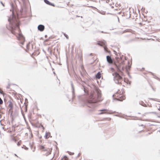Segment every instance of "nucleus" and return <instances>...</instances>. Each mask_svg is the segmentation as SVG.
<instances>
[{
    "instance_id": "de8ad7c7",
    "label": "nucleus",
    "mask_w": 160,
    "mask_h": 160,
    "mask_svg": "<svg viewBox=\"0 0 160 160\" xmlns=\"http://www.w3.org/2000/svg\"><path fill=\"white\" fill-rule=\"evenodd\" d=\"M56 142V144H57V142Z\"/></svg>"
},
{
    "instance_id": "a878e982",
    "label": "nucleus",
    "mask_w": 160,
    "mask_h": 160,
    "mask_svg": "<svg viewBox=\"0 0 160 160\" xmlns=\"http://www.w3.org/2000/svg\"><path fill=\"white\" fill-rule=\"evenodd\" d=\"M64 35L65 37L67 38V39H68V37L67 34H66L65 33H64Z\"/></svg>"
},
{
    "instance_id": "6ab92c4d",
    "label": "nucleus",
    "mask_w": 160,
    "mask_h": 160,
    "mask_svg": "<svg viewBox=\"0 0 160 160\" xmlns=\"http://www.w3.org/2000/svg\"><path fill=\"white\" fill-rule=\"evenodd\" d=\"M126 70L128 72V76L129 77L130 76V74H129V71L130 70V66L129 65L128 66V67H126Z\"/></svg>"
},
{
    "instance_id": "423d86ee",
    "label": "nucleus",
    "mask_w": 160,
    "mask_h": 160,
    "mask_svg": "<svg viewBox=\"0 0 160 160\" xmlns=\"http://www.w3.org/2000/svg\"><path fill=\"white\" fill-rule=\"evenodd\" d=\"M10 140L11 141H13L16 142L18 140V139L17 137L14 136V134L11 135L10 136Z\"/></svg>"
},
{
    "instance_id": "1a4fd4ad",
    "label": "nucleus",
    "mask_w": 160,
    "mask_h": 160,
    "mask_svg": "<svg viewBox=\"0 0 160 160\" xmlns=\"http://www.w3.org/2000/svg\"><path fill=\"white\" fill-rule=\"evenodd\" d=\"M116 116H118L120 118H124L126 119L127 120H128L127 118L129 117L130 116H127L125 115V114H122V115H115Z\"/></svg>"
},
{
    "instance_id": "2eb2a0df",
    "label": "nucleus",
    "mask_w": 160,
    "mask_h": 160,
    "mask_svg": "<svg viewBox=\"0 0 160 160\" xmlns=\"http://www.w3.org/2000/svg\"><path fill=\"white\" fill-rule=\"evenodd\" d=\"M40 149L41 150H42L43 151H48V148H46L45 147H44L42 145H41L40 146Z\"/></svg>"
},
{
    "instance_id": "e433bc0d",
    "label": "nucleus",
    "mask_w": 160,
    "mask_h": 160,
    "mask_svg": "<svg viewBox=\"0 0 160 160\" xmlns=\"http://www.w3.org/2000/svg\"><path fill=\"white\" fill-rule=\"evenodd\" d=\"M41 127L43 129H44V127L42 125L41 126Z\"/></svg>"
},
{
    "instance_id": "864d4df0",
    "label": "nucleus",
    "mask_w": 160,
    "mask_h": 160,
    "mask_svg": "<svg viewBox=\"0 0 160 160\" xmlns=\"http://www.w3.org/2000/svg\"><path fill=\"white\" fill-rule=\"evenodd\" d=\"M159 110H160V109H159Z\"/></svg>"
},
{
    "instance_id": "c03bdc74",
    "label": "nucleus",
    "mask_w": 160,
    "mask_h": 160,
    "mask_svg": "<svg viewBox=\"0 0 160 160\" xmlns=\"http://www.w3.org/2000/svg\"><path fill=\"white\" fill-rule=\"evenodd\" d=\"M118 22H119V19L118 18Z\"/></svg>"
},
{
    "instance_id": "09e8293b",
    "label": "nucleus",
    "mask_w": 160,
    "mask_h": 160,
    "mask_svg": "<svg viewBox=\"0 0 160 160\" xmlns=\"http://www.w3.org/2000/svg\"><path fill=\"white\" fill-rule=\"evenodd\" d=\"M2 128L3 129H4V128H3V127H2Z\"/></svg>"
},
{
    "instance_id": "b1692460",
    "label": "nucleus",
    "mask_w": 160,
    "mask_h": 160,
    "mask_svg": "<svg viewBox=\"0 0 160 160\" xmlns=\"http://www.w3.org/2000/svg\"><path fill=\"white\" fill-rule=\"evenodd\" d=\"M22 142V141L21 140H19L17 143V145L19 146L21 145V144Z\"/></svg>"
},
{
    "instance_id": "f257e3e1",
    "label": "nucleus",
    "mask_w": 160,
    "mask_h": 160,
    "mask_svg": "<svg viewBox=\"0 0 160 160\" xmlns=\"http://www.w3.org/2000/svg\"><path fill=\"white\" fill-rule=\"evenodd\" d=\"M102 99L101 91L98 88H96L89 96L86 105L89 107L94 108L97 106V103L102 101Z\"/></svg>"
},
{
    "instance_id": "7ed1b4c3",
    "label": "nucleus",
    "mask_w": 160,
    "mask_h": 160,
    "mask_svg": "<svg viewBox=\"0 0 160 160\" xmlns=\"http://www.w3.org/2000/svg\"><path fill=\"white\" fill-rule=\"evenodd\" d=\"M113 76L114 80L116 83L120 84L122 81V78L117 72H115L112 74Z\"/></svg>"
},
{
    "instance_id": "c756f323",
    "label": "nucleus",
    "mask_w": 160,
    "mask_h": 160,
    "mask_svg": "<svg viewBox=\"0 0 160 160\" xmlns=\"http://www.w3.org/2000/svg\"><path fill=\"white\" fill-rule=\"evenodd\" d=\"M29 144H30V148H31V149H32V147H33L32 145L31 144V143H30H30H29Z\"/></svg>"
},
{
    "instance_id": "49530a36",
    "label": "nucleus",
    "mask_w": 160,
    "mask_h": 160,
    "mask_svg": "<svg viewBox=\"0 0 160 160\" xmlns=\"http://www.w3.org/2000/svg\"><path fill=\"white\" fill-rule=\"evenodd\" d=\"M129 10H130V8H129Z\"/></svg>"
},
{
    "instance_id": "ea45409f",
    "label": "nucleus",
    "mask_w": 160,
    "mask_h": 160,
    "mask_svg": "<svg viewBox=\"0 0 160 160\" xmlns=\"http://www.w3.org/2000/svg\"><path fill=\"white\" fill-rule=\"evenodd\" d=\"M64 159L63 158H62L61 160H63Z\"/></svg>"
},
{
    "instance_id": "58836bf2",
    "label": "nucleus",
    "mask_w": 160,
    "mask_h": 160,
    "mask_svg": "<svg viewBox=\"0 0 160 160\" xmlns=\"http://www.w3.org/2000/svg\"><path fill=\"white\" fill-rule=\"evenodd\" d=\"M129 18H130V11H129Z\"/></svg>"
},
{
    "instance_id": "5701e85b",
    "label": "nucleus",
    "mask_w": 160,
    "mask_h": 160,
    "mask_svg": "<svg viewBox=\"0 0 160 160\" xmlns=\"http://www.w3.org/2000/svg\"><path fill=\"white\" fill-rule=\"evenodd\" d=\"M64 159L63 160H68V158L66 156H64L62 158Z\"/></svg>"
},
{
    "instance_id": "dca6fc26",
    "label": "nucleus",
    "mask_w": 160,
    "mask_h": 160,
    "mask_svg": "<svg viewBox=\"0 0 160 160\" xmlns=\"http://www.w3.org/2000/svg\"><path fill=\"white\" fill-rule=\"evenodd\" d=\"M40 149L41 150H42L43 151H48V148H46L45 147H44L42 145H41L40 146Z\"/></svg>"
},
{
    "instance_id": "9b49d317",
    "label": "nucleus",
    "mask_w": 160,
    "mask_h": 160,
    "mask_svg": "<svg viewBox=\"0 0 160 160\" xmlns=\"http://www.w3.org/2000/svg\"><path fill=\"white\" fill-rule=\"evenodd\" d=\"M71 85L72 92V95H73L72 98L73 99L74 97V94H75V93H74V86H73L72 82V81L71 82Z\"/></svg>"
},
{
    "instance_id": "8fccbe9b",
    "label": "nucleus",
    "mask_w": 160,
    "mask_h": 160,
    "mask_svg": "<svg viewBox=\"0 0 160 160\" xmlns=\"http://www.w3.org/2000/svg\"><path fill=\"white\" fill-rule=\"evenodd\" d=\"M126 30H125L124 32H126Z\"/></svg>"
},
{
    "instance_id": "603ef678",
    "label": "nucleus",
    "mask_w": 160,
    "mask_h": 160,
    "mask_svg": "<svg viewBox=\"0 0 160 160\" xmlns=\"http://www.w3.org/2000/svg\"><path fill=\"white\" fill-rule=\"evenodd\" d=\"M81 18H82V16H81Z\"/></svg>"
},
{
    "instance_id": "cd10ccee",
    "label": "nucleus",
    "mask_w": 160,
    "mask_h": 160,
    "mask_svg": "<svg viewBox=\"0 0 160 160\" xmlns=\"http://www.w3.org/2000/svg\"><path fill=\"white\" fill-rule=\"evenodd\" d=\"M49 5H50L52 6H54V4L53 3H52L51 2H50V3Z\"/></svg>"
},
{
    "instance_id": "20e7f679",
    "label": "nucleus",
    "mask_w": 160,
    "mask_h": 160,
    "mask_svg": "<svg viewBox=\"0 0 160 160\" xmlns=\"http://www.w3.org/2000/svg\"><path fill=\"white\" fill-rule=\"evenodd\" d=\"M113 97H115L114 99L118 101H122L123 100H124L125 98V96L122 94L118 95V93L117 92L115 94L112 95Z\"/></svg>"
},
{
    "instance_id": "72a5a7b5",
    "label": "nucleus",
    "mask_w": 160,
    "mask_h": 160,
    "mask_svg": "<svg viewBox=\"0 0 160 160\" xmlns=\"http://www.w3.org/2000/svg\"><path fill=\"white\" fill-rule=\"evenodd\" d=\"M0 3L3 6H4V5L2 3V2H0Z\"/></svg>"
},
{
    "instance_id": "4468645a",
    "label": "nucleus",
    "mask_w": 160,
    "mask_h": 160,
    "mask_svg": "<svg viewBox=\"0 0 160 160\" xmlns=\"http://www.w3.org/2000/svg\"><path fill=\"white\" fill-rule=\"evenodd\" d=\"M9 104L8 105V107L10 108V109L9 110V111L11 112V110L13 108V104L10 101H9Z\"/></svg>"
},
{
    "instance_id": "3c124183",
    "label": "nucleus",
    "mask_w": 160,
    "mask_h": 160,
    "mask_svg": "<svg viewBox=\"0 0 160 160\" xmlns=\"http://www.w3.org/2000/svg\"><path fill=\"white\" fill-rule=\"evenodd\" d=\"M53 73H54V74H55V72H53Z\"/></svg>"
},
{
    "instance_id": "f8f14e48",
    "label": "nucleus",
    "mask_w": 160,
    "mask_h": 160,
    "mask_svg": "<svg viewBox=\"0 0 160 160\" xmlns=\"http://www.w3.org/2000/svg\"><path fill=\"white\" fill-rule=\"evenodd\" d=\"M52 150V148H48V151H46L47 152L45 153V155L46 156H48L51 154V152Z\"/></svg>"
},
{
    "instance_id": "a19ab883",
    "label": "nucleus",
    "mask_w": 160,
    "mask_h": 160,
    "mask_svg": "<svg viewBox=\"0 0 160 160\" xmlns=\"http://www.w3.org/2000/svg\"><path fill=\"white\" fill-rule=\"evenodd\" d=\"M158 131V133H160V131Z\"/></svg>"
},
{
    "instance_id": "7c9ffc66",
    "label": "nucleus",
    "mask_w": 160,
    "mask_h": 160,
    "mask_svg": "<svg viewBox=\"0 0 160 160\" xmlns=\"http://www.w3.org/2000/svg\"><path fill=\"white\" fill-rule=\"evenodd\" d=\"M115 58L117 61H118V59H119V58L118 57H116Z\"/></svg>"
},
{
    "instance_id": "f03ea898",
    "label": "nucleus",
    "mask_w": 160,
    "mask_h": 160,
    "mask_svg": "<svg viewBox=\"0 0 160 160\" xmlns=\"http://www.w3.org/2000/svg\"><path fill=\"white\" fill-rule=\"evenodd\" d=\"M11 6L12 9H10L11 11H12V14L11 18H8V21L9 23V27H7V28L10 29L11 32L14 34V30L17 28H19L20 24L19 21L17 19L15 14H14V6L12 4H11Z\"/></svg>"
},
{
    "instance_id": "bb28decb",
    "label": "nucleus",
    "mask_w": 160,
    "mask_h": 160,
    "mask_svg": "<svg viewBox=\"0 0 160 160\" xmlns=\"http://www.w3.org/2000/svg\"><path fill=\"white\" fill-rule=\"evenodd\" d=\"M29 131L30 132V134L31 135V137H32L33 135H32V132H31L32 131L29 130Z\"/></svg>"
},
{
    "instance_id": "a211bd4d",
    "label": "nucleus",
    "mask_w": 160,
    "mask_h": 160,
    "mask_svg": "<svg viewBox=\"0 0 160 160\" xmlns=\"http://www.w3.org/2000/svg\"><path fill=\"white\" fill-rule=\"evenodd\" d=\"M102 44L100 42H99L98 43V44L100 46H102L103 45H105L106 42L105 41H104L101 42Z\"/></svg>"
},
{
    "instance_id": "c85d7f7f",
    "label": "nucleus",
    "mask_w": 160,
    "mask_h": 160,
    "mask_svg": "<svg viewBox=\"0 0 160 160\" xmlns=\"http://www.w3.org/2000/svg\"><path fill=\"white\" fill-rule=\"evenodd\" d=\"M121 68H122H122H122V67H120L119 68H118V70H119L120 71V72H121Z\"/></svg>"
},
{
    "instance_id": "9d476101",
    "label": "nucleus",
    "mask_w": 160,
    "mask_h": 160,
    "mask_svg": "<svg viewBox=\"0 0 160 160\" xmlns=\"http://www.w3.org/2000/svg\"><path fill=\"white\" fill-rule=\"evenodd\" d=\"M44 137L46 139H48L49 137H52V136H51L50 133V132L46 131Z\"/></svg>"
},
{
    "instance_id": "ddd939ff",
    "label": "nucleus",
    "mask_w": 160,
    "mask_h": 160,
    "mask_svg": "<svg viewBox=\"0 0 160 160\" xmlns=\"http://www.w3.org/2000/svg\"><path fill=\"white\" fill-rule=\"evenodd\" d=\"M108 111V110L106 109L100 110H99V111H101V112L99 113V114L100 115V114H103L104 113H108V112H107V111Z\"/></svg>"
},
{
    "instance_id": "a18cd8bd",
    "label": "nucleus",
    "mask_w": 160,
    "mask_h": 160,
    "mask_svg": "<svg viewBox=\"0 0 160 160\" xmlns=\"http://www.w3.org/2000/svg\"><path fill=\"white\" fill-rule=\"evenodd\" d=\"M91 7L92 8H94L93 6H91Z\"/></svg>"
},
{
    "instance_id": "4be33fe9",
    "label": "nucleus",
    "mask_w": 160,
    "mask_h": 160,
    "mask_svg": "<svg viewBox=\"0 0 160 160\" xmlns=\"http://www.w3.org/2000/svg\"><path fill=\"white\" fill-rule=\"evenodd\" d=\"M44 2L47 4L49 5L50 2L48 0H44Z\"/></svg>"
},
{
    "instance_id": "79ce46f5",
    "label": "nucleus",
    "mask_w": 160,
    "mask_h": 160,
    "mask_svg": "<svg viewBox=\"0 0 160 160\" xmlns=\"http://www.w3.org/2000/svg\"><path fill=\"white\" fill-rule=\"evenodd\" d=\"M104 48L105 50H106V48L105 47H104Z\"/></svg>"
},
{
    "instance_id": "f3484780",
    "label": "nucleus",
    "mask_w": 160,
    "mask_h": 160,
    "mask_svg": "<svg viewBox=\"0 0 160 160\" xmlns=\"http://www.w3.org/2000/svg\"><path fill=\"white\" fill-rule=\"evenodd\" d=\"M101 77V73L100 72H98L96 75V78L97 79H99Z\"/></svg>"
},
{
    "instance_id": "c9c22d12",
    "label": "nucleus",
    "mask_w": 160,
    "mask_h": 160,
    "mask_svg": "<svg viewBox=\"0 0 160 160\" xmlns=\"http://www.w3.org/2000/svg\"><path fill=\"white\" fill-rule=\"evenodd\" d=\"M56 149L57 150H58V147L57 146L56 147Z\"/></svg>"
},
{
    "instance_id": "37998d69",
    "label": "nucleus",
    "mask_w": 160,
    "mask_h": 160,
    "mask_svg": "<svg viewBox=\"0 0 160 160\" xmlns=\"http://www.w3.org/2000/svg\"><path fill=\"white\" fill-rule=\"evenodd\" d=\"M92 54V53H91L90 54V55H91Z\"/></svg>"
},
{
    "instance_id": "393cba45",
    "label": "nucleus",
    "mask_w": 160,
    "mask_h": 160,
    "mask_svg": "<svg viewBox=\"0 0 160 160\" xmlns=\"http://www.w3.org/2000/svg\"><path fill=\"white\" fill-rule=\"evenodd\" d=\"M67 152H68V154H69L70 155H73L74 154V152H71L70 151H68Z\"/></svg>"
},
{
    "instance_id": "412c9836",
    "label": "nucleus",
    "mask_w": 160,
    "mask_h": 160,
    "mask_svg": "<svg viewBox=\"0 0 160 160\" xmlns=\"http://www.w3.org/2000/svg\"><path fill=\"white\" fill-rule=\"evenodd\" d=\"M22 148H24L25 150H28V148L25 145H23Z\"/></svg>"
},
{
    "instance_id": "f704fd0d",
    "label": "nucleus",
    "mask_w": 160,
    "mask_h": 160,
    "mask_svg": "<svg viewBox=\"0 0 160 160\" xmlns=\"http://www.w3.org/2000/svg\"><path fill=\"white\" fill-rule=\"evenodd\" d=\"M80 154H81L80 153H79L78 154V155L77 156V158H78V157H79V155H80Z\"/></svg>"
},
{
    "instance_id": "473e14b6",
    "label": "nucleus",
    "mask_w": 160,
    "mask_h": 160,
    "mask_svg": "<svg viewBox=\"0 0 160 160\" xmlns=\"http://www.w3.org/2000/svg\"><path fill=\"white\" fill-rule=\"evenodd\" d=\"M11 131V130H10V131H8V132H9L10 133H11L12 131Z\"/></svg>"
},
{
    "instance_id": "aec40b11",
    "label": "nucleus",
    "mask_w": 160,
    "mask_h": 160,
    "mask_svg": "<svg viewBox=\"0 0 160 160\" xmlns=\"http://www.w3.org/2000/svg\"><path fill=\"white\" fill-rule=\"evenodd\" d=\"M124 81L125 82H126L127 84H130V81L129 80L125 79Z\"/></svg>"
},
{
    "instance_id": "39448f33",
    "label": "nucleus",
    "mask_w": 160,
    "mask_h": 160,
    "mask_svg": "<svg viewBox=\"0 0 160 160\" xmlns=\"http://www.w3.org/2000/svg\"><path fill=\"white\" fill-rule=\"evenodd\" d=\"M18 39L20 41V43L23 45L24 44V42L25 41V38L24 37L22 34L19 33L18 35V36L17 37Z\"/></svg>"
},
{
    "instance_id": "5fc2aeb1",
    "label": "nucleus",
    "mask_w": 160,
    "mask_h": 160,
    "mask_svg": "<svg viewBox=\"0 0 160 160\" xmlns=\"http://www.w3.org/2000/svg\"><path fill=\"white\" fill-rule=\"evenodd\" d=\"M14 1H15V0H14Z\"/></svg>"
},
{
    "instance_id": "2f4dec72",
    "label": "nucleus",
    "mask_w": 160,
    "mask_h": 160,
    "mask_svg": "<svg viewBox=\"0 0 160 160\" xmlns=\"http://www.w3.org/2000/svg\"><path fill=\"white\" fill-rule=\"evenodd\" d=\"M35 148H36L35 147H34V148H33V149L32 150V151H33V152H34L35 151Z\"/></svg>"
},
{
    "instance_id": "0eeeda50",
    "label": "nucleus",
    "mask_w": 160,
    "mask_h": 160,
    "mask_svg": "<svg viewBox=\"0 0 160 160\" xmlns=\"http://www.w3.org/2000/svg\"><path fill=\"white\" fill-rule=\"evenodd\" d=\"M106 60L107 62L110 64L112 63L113 62V60L112 59L111 57L110 56L108 55L106 56Z\"/></svg>"
},
{
    "instance_id": "6e6552de",
    "label": "nucleus",
    "mask_w": 160,
    "mask_h": 160,
    "mask_svg": "<svg viewBox=\"0 0 160 160\" xmlns=\"http://www.w3.org/2000/svg\"><path fill=\"white\" fill-rule=\"evenodd\" d=\"M38 30L42 32L44 30L45 27L43 25L40 24L38 26Z\"/></svg>"
},
{
    "instance_id": "4c0bfd02",
    "label": "nucleus",
    "mask_w": 160,
    "mask_h": 160,
    "mask_svg": "<svg viewBox=\"0 0 160 160\" xmlns=\"http://www.w3.org/2000/svg\"><path fill=\"white\" fill-rule=\"evenodd\" d=\"M15 154V156H17V157H18L17 156V154Z\"/></svg>"
}]
</instances>
